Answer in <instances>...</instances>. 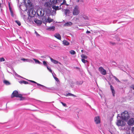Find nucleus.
<instances>
[{
	"label": "nucleus",
	"instance_id": "obj_1",
	"mask_svg": "<svg viewBox=\"0 0 134 134\" xmlns=\"http://www.w3.org/2000/svg\"><path fill=\"white\" fill-rule=\"evenodd\" d=\"M11 97L12 98L14 97H19L21 100H24L25 99V98L23 97L22 94H19L17 91H14L13 92L11 95Z\"/></svg>",
	"mask_w": 134,
	"mask_h": 134
},
{
	"label": "nucleus",
	"instance_id": "obj_2",
	"mask_svg": "<svg viewBox=\"0 0 134 134\" xmlns=\"http://www.w3.org/2000/svg\"><path fill=\"white\" fill-rule=\"evenodd\" d=\"M121 117L124 120H127L129 118V115L128 112L126 111H125L121 114Z\"/></svg>",
	"mask_w": 134,
	"mask_h": 134
},
{
	"label": "nucleus",
	"instance_id": "obj_3",
	"mask_svg": "<svg viewBox=\"0 0 134 134\" xmlns=\"http://www.w3.org/2000/svg\"><path fill=\"white\" fill-rule=\"evenodd\" d=\"M80 13V9L79 7L77 5H76L74 7L73 11L72 14L74 15H78Z\"/></svg>",
	"mask_w": 134,
	"mask_h": 134
},
{
	"label": "nucleus",
	"instance_id": "obj_4",
	"mask_svg": "<svg viewBox=\"0 0 134 134\" xmlns=\"http://www.w3.org/2000/svg\"><path fill=\"white\" fill-rule=\"evenodd\" d=\"M98 70L102 75H105L107 74L106 70L102 67H99L98 68Z\"/></svg>",
	"mask_w": 134,
	"mask_h": 134
},
{
	"label": "nucleus",
	"instance_id": "obj_5",
	"mask_svg": "<svg viewBox=\"0 0 134 134\" xmlns=\"http://www.w3.org/2000/svg\"><path fill=\"white\" fill-rule=\"evenodd\" d=\"M116 124L118 126H123L125 125V123L123 121L118 120Z\"/></svg>",
	"mask_w": 134,
	"mask_h": 134
},
{
	"label": "nucleus",
	"instance_id": "obj_6",
	"mask_svg": "<svg viewBox=\"0 0 134 134\" xmlns=\"http://www.w3.org/2000/svg\"><path fill=\"white\" fill-rule=\"evenodd\" d=\"M94 120L96 124H100V117L99 116L96 117L94 118Z\"/></svg>",
	"mask_w": 134,
	"mask_h": 134
},
{
	"label": "nucleus",
	"instance_id": "obj_7",
	"mask_svg": "<svg viewBox=\"0 0 134 134\" xmlns=\"http://www.w3.org/2000/svg\"><path fill=\"white\" fill-rule=\"evenodd\" d=\"M128 124L129 125H132L134 124V119H130L127 122Z\"/></svg>",
	"mask_w": 134,
	"mask_h": 134
},
{
	"label": "nucleus",
	"instance_id": "obj_8",
	"mask_svg": "<svg viewBox=\"0 0 134 134\" xmlns=\"http://www.w3.org/2000/svg\"><path fill=\"white\" fill-rule=\"evenodd\" d=\"M34 22L37 24L38 25H41L42 23V21H41L40 20H39L37 19H35L34 20Z\"/></svg>",
	"mask_w": 134,
	"mask_h": 134
},
{
	"label": "nucleus",
	"instance_id": "obj_9",
	"mask_svg": "<svg viewBox=\"0 0 134 134\" xmlns=\"http://www.w3.org/2000/svg\"><path fill=\"white\" fill-rule=\"evenodd\" d=\"M110 87L111 90V91L113 95V96H115V91L114 90V87L111 85L110 86Z\"/></svg>",
	"mask_w": 134,
	"mask_h": 134
},
{
	"label": "nucleus",
	"instance_id": "obj_10",
	"mask_svg": "<svg viewBox=\"0 0 134 134\" xmlns=\"http://www.w3.org/2000/svg\"><path fill=\"white\" fill-rule=\"evenodd\" d=\"M50 59L51 62L55 64L59 63L60 64H61V63L60 62L55 60H54L51 58H50Z\"/></svg>",
	"mask_w": 134,
	"mask_h": 134
},
{
	"label": "nucleus",
	"instance_id": "obj_11",
	"mask_svg": "<svg viewBox=\"0 0 134 134\" xmlns=\"http://www.w3.org/2000/svg\"><path fill=\"white\" fill-rule=\"evenodd\" d=\"M54 36L57 39L60 40L61 38V36L59 34H56L54 35Z\"/></svg>",
	"mask_w": 134,
	"mask_h": 134
},
{
	"label": "nucleus",
	"instance_id": "obj_12",
	"mask_svg": "<svg viewBox=\"0 0 134 134\" xmlns=\"http://www.w3.org/2000/svg\"><path fill=\"white\" fill-rule=\"evenodd\" d=\"M60 8H59V7L58 6H54L52 7V8L53 9H55V10H59V9H61V7L60 6Z\"/></svg>",
	"mask_w": 134,
	"mask_h": 134
},
{
	"label": "nucleus",
	"instance_id": "obj_13",
	"mask_svg": "<svg viewBox=\"0 0 134 134\" xmlns=\"http://www.w3.org/2000/svg\"><path fill=\"white\" fill-rule=\"evenodd\" d=\"M53 21V19H52L51 18L49 17H48L47 19V22H48L49 23H50L51 22H52Z\"/></svg>",
	"mask_w": 134,
	"mask_h": 134
},
{
	"label": "nucleus",
	"instance_id": "obj_14",
	"mask_svg": "<svg viewBox=\"0 0 134 134\" xmlns=\"http://www.w3.org/2000/svg\"><path fill=\"white\" fill-rule=\"evenodd\" d=\"M63 44L67 46L69 45V43L66 40H64L63 41Z\"/></svg>",
	"mask_w": 134,
	"mask_h": 134
},
{
	"label": "nucleus",
	"instance_id": "obj_15",
	"mask_svg": "<svg viewBox=\"0 0 134 134\" xmlns=\"http://www.w3.org/2000/svg\"><path fill=\"white\" fill-rule=\"evenodd\" d=\"M45 7H49L50 6V4L49 2H46L44 4Z\"/></svg>",
	"mask_w": 134,
	"mask_h": 134
},
{
	"label": "nucleus",
	"instance_id": "obj_16",
	"mask_svg": "<svg viewBox=\"0 0 134 134\" xmlns=\"http://www.w3.org/2000/svg\"><path fill=\"white\" fill-rule=\"evenodd\" d=\"M3 83L6 85H9L10 84V83L8 81L5 80H4Z\"/></svg>",
	"mask_w": 134,
	"mask_h": 134
},
{
	"label": "nucleus",
	"instance_id": "obj_17",
	"mask_svg": "<svg viewBox=\"0 0 134 134\" xmlns=\"http://www.w3.org/2000/svg\"><path fill=\"white\" fill-rule=\"evenodd\" d=\"M72 23L71 22H67L65 24V25L66 26H68L70 25H72Z\"/></svg>",
	"mask_w": 134,
	"mask_h": 134
},
{
	"label": "nucleus",
	"instance_id": "obj_18",
	"mask_svg": "<svg viewBox=\"0 0 134 134\" xmlns=\"http://www.w3.org/2000/svg\"><path fill=\"white\" fill-rule=\"evenodd\" d=\"M70 10L68 9H66L65 10V14L66 15L67 14H69L70 13Z\"/></svg>",
	"mask_w": 134,
	"mask_h": 134
},
{
	"label": "nucleus",
	"instance_id": "obj_19",
	"mask_svg": "<svg viewBox=\"0 0 134 134\" xmlns=\"http://www.w3.org/2000/svg\"><path fill=\"white\" fill-rule=\"evenodd\" d=\"M57 0H50V2L52 4H56L57 2Z\"/></svg>",
	"mask_w": 134,
	"mask_h": 134
},
{
	"label": "nucleus",
	"instance_id": "obj_20",
	"mask_svg": "<svg viewBox=\"0 0 134 134\" xmlns=\"http://www.w3.org/2000/svg\"><path fill=\"white\" fill-rule=\"evenodd\" d=\"M19 82L20 83H24L25 84H27L28 83V82H27L25 81H20Z\"/></svg>",
	"mask_w": 134,
	"mask_h": 134
},
{
	"label": "nucleus",
	"instance_id": "obj_21",
	"mask_svg": "<svg viewBox=\"0 0 134 134\" xmlns=\"http://www.w3.org/2000/svg\"><path fill=\"white\" fill-rule=\"evenodd\" d=\"M42 20L43 21V22L44 23V22H47V17L46 16H44L42 18Z\"/></svg>",
	"mask_w": 134,
	"mask_h": 134
},
{
	"label": "nucleus",
	"instance_id": "obj_22",
	"mask_svg": "<svg viewBox=\"0 0 134 134\" xmlns=\"http://www.w3.org/2000/svg\"><path fill=\"white\" fill-rule=\"evenodd\" d=\"M65 96H72L73 97H75V96L72 94H71L70 93H67L65 95Z\"/></svg>",
	"mask_w": 134,
	"mask_h": 134
},
{
	"label": "nucleus",
	"instance_id": "obj_23",
	"mask_svg": "<svg viewBox=\"0 0 134 134\" xmlns=\"http://www.w3.org/2000/svg\"><path fill=\"white\" fill-rule=\"evenodd\" d=\"M81 57L82 58V59H86L87 57L86 55H85L83 54H82L81 55Z\"/></svg>",
	"mask_w": 134,
	"mask_h": 134
},
{
	"label": "nucleus",
	"instance_id": "obj_24",
	"mask_svg": "<svg viewBox=\"0 0 134 134\" xmlns=\"http://www.w3.org/2000/svg\"><path fill=\"white\" fill-rule=\"evenodd\" d=\"M55 27L54 26H52L48 28V29L50 30H54L55 29Z\"/></svg>",
	"mask_w": 134,
	"mask_h": 134
},
{
	"label": "nucleus",
	"instance_id": "obj_25",
	"mask_svg": "<svg viewBox=\"0 0 134 134\" xmlns=\"http://www.w3.org/2000/svg\"><path fill=\"white\" fill-rule=\"evenodd\" d=\"M70 53L72 55H74L76 54V52L74 50H71L70 51Z\"/></svg>",
	"mask_w": 134,
	"mask_h": 134
},
{
	"label": "nucleus",
	"instance_id": "obj_26",
	"mask_svg": "<svg viewBox=\"0 0 134 134\" xmlns=\"http://www.w3.org/2000/svg\"><path fill=\"white\" fill-rule=\"evenodd\" d=\"M33 60L35 61V63H37L38 64H40L41 63V62H40L38 60H37L35 59H33Z\"/></svg>",
	"mask_w": 134,
	"mask_h": 134
},
{
	"label": "nucleus",
	"instance_id": "obj_27",
	"mask_svg": "<svg viewBox=\"0 0 134 134\" xmlns=\"http://www.w3.org/2000/svg\"><path fill=\"white\" fill-rule=\"evenodd\" d=\"M63 4L66 5V2L65 0H63V2L61 4L60 6Z\"/></svg>",
	"mask_w": 134,
	"mask_h": 134
},
{
	"label": "nucleus",
	"instance_id": "obj_28",
	"mask_svg": "<svg viewBox=\"0 0 134 134\" xmlns=\"http://www.w3.org/2000/svg\"><path fill=\"white\" fill-rule=\"evenodd\" d=\"M15 22L18 24L19 26H20L21 25V23L18 20H16L15 21Z\"/></svg>",
	"mask_w": 134,
	"mask_h": 134
},
{
	"label": "nucleus",
	"instance_id": "obj_29",
	"mask_svg": "<svg viewBox=\"0 0 134 134\" xmlns=\"http://www.w3.org/2000/svg\"><path fill=\"white\" fill-rule=\"evenodd\" d=\"M81 61L83 63H84L85 64L86 62H88V61L87 60H86L84 59H82Z\"/></svg>",
	"mask_w": 134,
	"mask_h": 134
},
{
	"label": "nucleus",
	"instance_id": "obj_30",
	"mask_svg": "<svg viewBox=\"0 0 134 134\" xmlns=\"http://www.w3.org/2000/svg\"><path fill=\"white\" fill-rule=\"evenodd\" d=\"M5 61V59L3 57H2L0 58V62L2 61Z\"/></svg>",
	"mask_w": 134,
	"mask_h": 134
},
{
	"label": "nucleus",
	"instance_id": "obj_31",
	"mask_svg": "<svg viewBox=\"0 0 134 134\" xmlns=\"http://www.w3.org/2000/svg\"><path fill=\"white\" fill-rule=\"evenodd\" d=\"M43 65H44V66H47V63L45 61H43Z\"/></svg>",
	"mask_w": 134,
	"mask_h": 134
},
{
	"label": "nucleus",
	"instance_id": "obj_32",
	"mask_svg": "<svg viewBox=\"0 0 134 134\" xmlns=\"http://www.w3.org/2000/svg\"><path fill=\"white\" fill-rule=\"evenodd\" d=\"M40 15L41 16H43L44 15V13H42L41 11L40 12Z\"/></svg>",
	"mask_w": 134,
	"mask_h": 134
},
{
	"label": "nucleus",
	"instance_id": "obj_33",
	"mask_svg": "<svg viewBox=\"0 0 134 134\" xmlns=\"http://www.w3.org/2000/svg\"><path fill=\"white\" fill-rule=\"evenodd\" d=\"M83 83V82L82 81H80L79 82H77V84L78 85H80L82 84Z\"/></svg>",
	"mask_w": 134,
	"mask_h": 134
},
{
	"label": "nucleus",
	"instance_id": "obj_34",
	"mask_svg": "<svg viewBox=\"0 0 134 134\" xmlns=\"http://www.w3.org/2000/svg\"><path fill=\"white\" fill-rule=\"evenodd\" d=\"M47 69L50 71L51 73L52 72V70L50 69V68H49L48 66H47Z\"/></svg>",
	"mask_w": 134,
	"mask_h": 134
},
{
	"label": "nucleus",
	"instance_id": "obj_35",
	"mask_svg": "<svg viewBox=\"0 0 134 134\" xmlns=\"http://www.w3.org/2000/svg\"><path fill=\"white\" fill-rule=\"evenodd\" d=\"M115 78V80L117 82H120V81L119 80V79L117 78L116 77H115V76H114V77Z\"/></svg>",
	"mask_w": 134,
	"mask_h": 134
},
{
	"label": "nucleus",
	"instance_id": "obj_36",
	"mask_svg": "<svg viewBox=\"0 0 134 134\" xmlns=\"http://www.w3.org/2000/svg\"><path fill=\"white\" fill-rule=\"evenodd\" d=\"M9 9L10 10V13H11V16H13V17L14 16V15H13V12H12V10H10V8L9 7Z\"/></svg>",
	"mask_w": 134,
	"mask_h": 134
},
{
	"label": "nucleus",
	"instance_id": "obj_37",
	"mask_svg": "<svg viewBox=\"0 0 134 134\" xmlns=\"http://www.w3.org/2000/svg\"><path fill=\"white\" fill-rule=\"evenodd\" d=\"M61 103L63 105L64 107H65L66 105V104L65 103H64L62 102H61Z\"/></svg>",
	"mask_w": 134,
	"mask_h": 134
},
{
	"label": "nucleus",
	"instance_id": "obj_38",
	"mask_svg": "<svg viewBox=\"0 0 134 134\" xmlns=\"http://www.w3.org/2000/svg\"><path fill=\"white\" fill-rule=\"evenodd\" d=\"M28 59H26L24 58H22L21 59V60L23 61H25V60H28Z\"/></svg>",
	"mask_w": 134,
	"mask_h": 134
},
{
	"label": "nucleus",
	"instance_id": "obj_39",
	"mask_svg": "<svg viewBox=\"0 0 134 134\" xmlns=\"http://www.w3.org/2000/svg\"><path fill=\"white\" fill-rule=\"evenodd\" d=\"M132 132L134 134V127H133L132 129Z\"/></svg>",
	"mask_w": 134,
	"mask_h": 134
},
{
	"label": "nucleus",
	"instance_id": "obj_40",
	"mask_svg": "<svg viewBox=\"0 0 134 134\" xmlns=\"http://www.w3.org/2000/svg\"><path fill=\"white\" fill-rule=\"evenodd\" d=\"M35 33L36 34L37 36H40V35L37 33V32L36 31H35Z\"/></svg>",
	"mask_w": 134,
	"mask_h": 134
},
{
	"label": "nucleus",
	"instance_id": "obj_41",
	"mask_svg": "<svg viewBox=\"0 0 134 134\" xmlns=\"http://www.w3.org/2000/svg\"><path fill=\"white\" fill-rule=\"evenodd\" d=\"M110 43L111 44L114 45V44H115L114 42H110Z\"/></svg>",
	"mask_w": 134,
	"mask_h": 134
},
{
	"label": "nucleus",
	"instance_id": "obj_42",
	"mask_svg": "<svg viewBox=\"0 0 134 134\" xmlns=\"http://www.w3.org/2000/svg\"><path fill=\"white\" fill-rule=\"evenodd\" d=\"M30 81H31L32 82H33V83H36V82H35V81H33L30 80Z\"/></svg>",
	"mask_w": 134,
	"mask_h": 134
},
{
	"label": "nucleus",
	"instance_id": "obj_43",
	"mask_svg": "<svg viewBox=\"0 0 134 134\" xmlns=\"http://www.w3.org/2000/svg\"><path fill=\"white\" fill-rule=\"evenodd\" d=\"M131 87L132 89L134 90V85H132Z\"/></svg>",
	"mask_w": 134,
	"mask_h": 134
},
{
	"label": "nucleus",
	"instance_id": "obj_44",
	"mask_svg": "<svg viewBox=\"0 0 134 134\" xmlns=\"http://www.w3.org/2000/svg\"><path fill=\"white\" fill-rule=\"evenodd\" d=\"M55 79L57 81H59L57 77H55Z\"/></svg>",
	"mask_w": 134,
	"mask_h": 134
},
{
	"label": "nucleus",
	"instance_id": "obj_45",
	"mask_svg": "<svg viewBox=\"0 0 134 134\" xmlns=\"http://www.w3.org/2000/svg\"><path fill=\"white\" fill-rule=\"evenodd\" d=\"M90 32L89 31H87L86 32V33H90Z\"/></svg>",
	"mask_w": 134,
	"mask_h": 134
},
{
	"label": "nucleus",
	"instance_id": "obj_46",
	"mask_svg": "<svg viewBox=\"0 0 134 134\" xmlns=\"http://www.w3.org/2000/svg\"><path fill=\"white\" fill-rule=\"evenodd\" d=\"M36 83L37 84V85L38 86H40V85H41V84H40L39 83H37V82H36Z\"/></svg>",
	"mask_w": 134,
	"mask_h": 134
},
{
	"label": "nucleus",
	"instance_id": "obj_47",
	"mask_svg": "<svg viewBox=\"0 0 134 134\" xmlns=\"http://www.w3.org/2000/svg\"><path fill=\"white\" fill-rule=\"evenodd\" d=\"M76 0L77 2H79V0Z\"/></svg>",
	"mask_w": 134,
	"mask_h": 134
},
{
	"label": "nucleus",
	"instance_id": "obj_48",
	"mask_svg": "<svg viewBox=\"0 0 134 134\" xmlns=\"http://www.w3.org/2000/svg\"><path fill=\"white\" fill-rule=\"evenodd\" d=\"M40 86H42V87H44V86H43V85H40Z\"/></svg>",
	"mask_w": 134,
	"mask_h": 134
},
{
	"label": "nucleus",
	"instance_id": "obj_49",
	"mask_svg": "<svg viewBox=\"0 0 134 134\" xmlns=\"http://www.w3.org/2000/svg\"><path fill=\"white\" fill-rule=\"evenodd\" d=\"M79 19L78 18H77L76 19V20H79Z\"/></svg>",
	"mask_w": 134,
	"mask_h": 134
},
{
	"label": "nucleus",
	"instance_id": "obj_50",
	"mask_svg": "<svg viewBox=\"0 0 134 134\" xmlns=\"http://www.w3.org/2000/svg\"><path fill=\"white\" fill-rule=\"evenodd\" d=\"M29 1L28 0H25V2L26 3V1Z\"/></svg>",
	"mask_w": 134,
	"mask_h": 134
},
{
	"label": "nucleus",
	"instance_id": "obj_51",
	"mask_svg": "<svg viewBox=\"0 0 134 134\" xmlns=\"http://www.w3.org/2000/svg\"><path fill=\"white\" fill-rule=\"evenodd\" d=\"M1 7V4L0 3V8Z\"/></svg>",
	"mask_w": 134,
	"mask_h": 134
},
{
	"label": "nucleus",
	"instance_id": "obj_52",
	"mask_svg": "<svg viewBox=\"0 0 134 134\" xmlns=\"http://www.w3.org/2000/svg\"><path fill=\"white\" fill-rule=\"evenodd\" d=\"M81 52H83V50H81Z\"/></svg>",
	"mask_w": 134,
	"mask_h": 134
},
{
	"label": "nucleus",
	"instance_id": "obj_53",
	"mask_svg": "<svg viewBox=\"0 0 134 134\" xmlns=\"http://www.w3.org/2000/svg\"><path fill=\"white\" fill-rule=\"evenodd\" d=\"M41 58H43V56H42L41 57Z\"/></svg>",
	"mask_w": 134,
	"mask_h": 134
}]
</instances>
